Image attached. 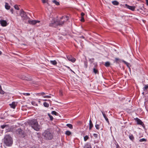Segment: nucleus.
<instances>
[{
	"label": "nucleus",
	"mask_w": 148,
	"mask_h": 148,
	"mask_svg": "<svg viewBox=\"0 0 148 148\" xmlns=\"http://www.w3.org/2000/svg\"><path fill=\"white\" fill-rule=\"evenodd\" d=\"M27 123L33 128L36 131H39L40 127V125L38 124V123L36 119H33L31 120H29Z\"/></svg>",
	"instance_id": "f257e3e1"
},
{
	"label": "nucleus",
	"mask_w": 148,
	"mask_h": 148,
	"mask_svg": "<svg viewBox=\"0 0 148 148\" xmlns=\"http://www.w3.org/2000/svg\"><path fill=\"white\" fill-rule=\"evenodd\" d=\"M4 143L7 146H10L12 144V139L9 135H6L4 137Z\"/></svg>",
	"instance_id": "f03ea898"
},
{
	"label": "nucleus",
	"mask_w": 148,
	"mask_h": 148,
	"mask_svg": "<svg viewBox=\"0 0 148 148\" xmlns=\"http://www.w3.org/2000/svg\"><path fill=\"white\" fill-rule=\"evenodd\" d=\"M42 135L45 139L47 140H51L53 137L52 134L48 129L45 130L43 133Z\"/></svg>",
	"instance_id": "7ed1b4c3"
},
{
	"label": "nucleus",
	"mask_w": 148,
	"mask_h": 148,
	"mask_svg": "<svg viewBox=\"0 0 148 148\" xmlns=\"http://www.w3.org/2000/svg\"><path fill=\"white\" fill-rule=\"evenodd\" d=\"M58 25V23L55 19L53 18L49 24V26L51 27H56Z\"/></svg>",
	"instance_id": "20e7f679"
},
{
	"label": "nucleus",
	"mask_w": 148,
	"mask_h": 148,
	"mask_svg": "<svg viewBox=\"0 0 148 148\" xmlns=\"http://www.w3.org/2000/svg\"><path fill=\"white\" fill-rule=\"evenodd\" d=\"M20 15L23 20H26L28 18V17L26 14V13L22 10L21 11Z\"/></svg>",
	"instance_id": "39448f33"
},
{
	"label": "nucleus",
	"mask_w": 148,
	"mask_h": 148,
	"mask_svg": "<svg viewBox=\"0 0 148 148\" xmlns=\"http://www.w3.org/2000/svg\"><path fill=\"white\" fill-rule=\"evenodd\" d=\"M67 58L69 61H71L72 62H75L76 60V59L71 55L67 56Z\"/></svg>",
	"instance_id": "423d86ee"
},
{
	"label": "nucleus",
	"mask_w": 148,
	"mask_h": 148,
	"mask_svg": "<svg viewBox=\"0 0 148 148\" xmlns=\"http://www.w3.org/2000/svg\"><path fill=\"white\" fill-rule=\"evenodd\" d=\"M40 22V21L38 20H32L28 21V23L29 24L32 25H35L37 23H39Z\"/></svg>",
	"instance_id": "0eeeda50"
},
{
	"label": "nucleus",
	"mask_w": 148,
	"mask_h": 148,
	"mask_svg": "<svg viewBox=\"0 0 148 148\" xmlns=\"http://www.w3.org/2000/svg\"><path fill=\"white\" fill-rule=\"evenodd\" d=\"M0 23L1 25L3 27H5L7 25V22L5 20H0Z\"/></svg>",
	"instance_id": "6e6552de"
},
{
	"label": "nucleus",
	"mask_w": 148,
	"mask_h": 148,
	"mask_svg": "<svg viewBox=\"0 0 148 148\" xmlns=\"http://www.w3.org/2000/svg\"><path fill=\"white\" fill-rule=\"evenodd\" d=\"M125 6L127 8L132 11H134L136 8L135 6H129L127 4H125Z\"/></svg>",
	"instance_id": "1a4fd4ad"
},
{
	"label": "nucleus",
	"mask_w": 148,
	"mask_h": 148,
	"mask_svg": "<svg viewBox=\"0 0 148 148\" xmlns=\"http://www.w3.org/2000/svg\"><path fill=\"white\" fill-rule=\"evenodd\" d=\"M20 78L22 79H24L26 80H30L31 79H29V78H28V77H26L25 76H24V75H21V76H20Z\"/></svg>",
	"instance_id": "9d476101"
},
{
	"label": "nucleus",
	"mask_w": 148,
	"mask_h": 148,
	"mask_svg": "<svg viewBox=\"0 0 148 148\" xmlns=\"http://www.w3.org/2000/svg\"><path fill=\"white\" fill-rule=\"evenodd\" d=\"M10 106L11 108H12L13 109H14L16 106V104L15 103V102H13L12 103L10 104Z\"/></svg>",
	"instance_id": "9b49d317"
},
{
	"label": "nucleus",
	"mask_w": 148,
	"mask_h": 148,
	"mask_svg": "<svg viewBox=\"0 0 148 148\" xmlns=\"http://www.w3.org/2000/svg\"><path fill=\"white\" fill-rule=\"evenodd\" d=\"M136 120L138 124L142 125L143 124V122L139 119L136 118Z\"/></svg>",
	"instance_id": "f8f14e48"
},
{
	"label": "nucleus",
	"mask_w": 148,
	"mask_h": 148,
	"mask_svg": "<svg viewBox=\"0 0 148 148\" xmlns=\"http://www.w3.org/2000/svg\"><path fill=\"white\" fill-rule=\"evenodd\" d=\"M93 126V125L91 120L90 119L89 121V129L90 130H91Z\"/></svg>",
	"instance_id": "ddd939ff"
},
{
	"label": "nucleus",
	"mask_w": 148,
	"mask_h": 148,
	"mask_svg": "<svg viewBox=\"0 0 148 148\" xmlns=\"http://www.w3.org/2000/svg\"><path fill=\"white\" fill-rule=\"evenodd\" d=\"M5 8L7 10H9L10 9V6L9 5L8 3H5Z\"/></svg>",
	"instance_id": "4468645a"
},
{
	"label": "nucleus",
	"mask_w": 148,
	"mask_h": 148,
	"mask_svg": "<svg viewBox=\"0 0 148 148\" xmlns=\"http://www.w3.org/2000/svg\"><path fill=\"white\" fill-rule=\"evenodd\" d=\"M122 62H124L126 65L130 69V64L129 63H128L127 62H126L125 61H124V60H122Z\"/></svg>",
	"instance_id": "2eb2a0df"
},
{
	"label": "nucleus",
	"mask_w": 148,
	"mask_h": 148,
	"mask_svg": "<svg viewBox=\"0 0 148 148\" xmlns=\"http://www.w3.org/2000/svg\"><path fill=\"white\" fill-rule=\"evenodd\" d=\"M58 23V25H62L64 23V21H57Z\"/></svg>",
	"instance_id": "dca6fc26"
},
{
	"label": "nucleus",
	"mask_w": 148,
	"mask_h": 148,
	"mask_svg": "<svg viewBox=\"0 0 148 148\" xmlns=\"http://www.w3.org/2000/svg\"><path fill=\"white\" fill-rule=\"evenodd\" d=\"M50 63L53 65H56L57 64V62L55 60H51L50 61Z\"/></svg>",
	"instance_id": "f3484780"
},
{
	"label": "nucleus",
	"mask_w": 148,
	"mask_h": 148,
	"mask_svg": "<svg viewBox=\"0 0 148 148\" xmlns=\"http://www.w3.org/2000/svg\"><path fill=\"white\" fill-rule=\"evenodd\" d=\"M112 3L114 5H118L119 4V2L116 1H112Z\"/></svg>",
	"instance_id": "a211bd4d"
},
{
	"label": "nucleus",
	"mask_w": 148,
	"mask_h": 148,
	"mask_svg": "<svg viewBox=\"0 0 148 148\" xmlns=\"http://www.w3.org/2000/svg\"><path fill=\"white\" fill-rule=\"evenodd\" d=\"M0 93L3 95L5 93V92L2 89L1 86L0 85Z\"/></svg>",
	"instance_id": "6ab92c4d"
},
{
	"label": "nucleus",
	"mask_w": 148,
	"mask_h": 148,
	"mask_svg": "<svg viewBox=\"0 0 148 148\" xmlns=\"http://www.w3.org/2000/svg\"><path fill=\"white\" fill-rule=\"evenodd\" d=\"M84 148H91V147L90 145L86 144L84 145Z\"/></svg>",
	"instance_id": "aec40b11"
},
{
	"label": "nucleus",
	"mask_w": 148,
	"mask_h": 148,
	"mask_svg": "<svg viewBox=\"0 0 148 148\" xmlns=\"http://www.w3.org/2000/svg\"><path fill=\"white\" fill-rule=\"evenodd\" d=\"M66 126L71 129L73 128V126L72 124H67L66 125Z\"/></svg>",
	"instance_id": "412c9836"
},
{
	"label": "nucleus",
	"mask_w": 148,
	"mask_h": 148,
	"mask_svg": "<svg viewBox=\"0 0 148 148\" xmlns=\"http://www.w3.org/2000/svg\"><path fill=\"white\" fill-rule=\"evenodd\" d=\"M53 2L55 3L57 5H60V3L59 2H58L56 0H54L52 1Z\"/></svg>",
	"instance_id": "4be33fe9"
},
{
	"label": "nucleus",
	"mask_w": 148,
	"mask_h": 148,
	"mask_svg": "<svg viewBox=\"0 0 148 148\" xmlns=\"http://www.w3.org/2000/svg\"><path fill=\"white\" fill-rule=\"evenodd\" d=\"M93 72L95 74L98 73V70L95 68H94L93 69Z\"/></svg>",
	"instance_id": "5701e85b"
},
{
	"label": "nucleus",
	"mask_w": 148,
	"mask_h": 148,
	"mask_svg": "<svg viewBox=\"0 0 148 148\" xmlns=\"http://www.w3.org/2000/svg\"><path fill=\"white\" fill-rule=\"evenodd\" d=\"M43 105L46 107H48L49 106V104L46 102L43 103Z\"/></svg>",
	"instance_id": "b1692460"
},
{
	"label": "nucleus",
	"mask_w": 148,
	"mask_h": 148,
	"mask_svg": "<svg viewBox=\"0 0 148 148\" xmlns=\"http://www.w3.org/2000/svg\"><path fill=\"white\" fill-rule=\"evenodd\" d=\"M51 114L56 116L58 115V113H57L56 112L54 111H53L51 112Z\"/></svg>",
	"instance_id": "393cba45"
},
{
	"label": "nucleus",
	"mask_w": 148,
	"mask_h": 148,
	"mask_svg": "<svg viewBox=\"0 0 148 148\" xmlns=\"http://www.w3.org/2000/svg\"><path fill=\"white\" fill-rule=\"evenodd\" d=\"M45 93L44 92H42L40 93H38L36 94V95L38 96H40V95L43 96V95H45Z\"/></svg>",
	"instance_id": "a878e982"
},
{
	"label": "nucleus",
	"mask_w": 148,
	"mask_h": 148,
	"mask_svg": "<svg viewBox=\"0 0 148 148\" xmlns=\"http://www.w3.org/2000/svg\"><path fill=\"white\" fill-rule=\"evenodd\" d=\"M110 65V63L108 62H106L105 63V65L106 67H108Z\"/></svg>",
	"instance_id": "bb28decb"
},
{
	"label": "nucleus",
	"mask_w": 148,
	"mask_h": 148,
	"mask_svg": "<svg viewBox=\"0 0 148 148\" xmlns=\"http://www.w3.org/2000/svg\"><path fill=\"white\" fill-rule=\"evenodd\" d=\"M148 88V85H145L144 87L143 88V90L145 91V90Z\"/></svg>",
	"instance_id": "cd10ccee"
},
{
	"label": "nucleus",
	"mask_w": 148,
	"mask_h": 148,
	"mask_svg": "<svg viewBox=\"0 0 148 148\" xmlns=\"http://www.w3.org/2000/svg\"><path fill=\"white\" fill-rule=\"evenodd\" d=\"M65 134L69 136L71 134V132L69 131H67L66 132Z\"/></svg>",
	"instance_id": "c85d7f7f"
},
{
	"label": "nucleus",
	"mask_w": 148,
	"mask_h": 148,
	"mask_svg": "<svg viewBox=\"0 0 148 148\" xmlns=\"http://www.w3.org/2000/svg\"><path fill=\"white\" fill-rule=\"evenodd\" d=\"M48 115L50 118V120L51 121H52L53 119V117L49 113H48Z\"/></svg>",
	"instance_id": "c756f323"
},
{
	"label": "nucleus",
	"mask_w": 148,
	"mask_h": 148,
	"mask_svg": "<svg viewBox=\"0 0 148 148\" xmlns=\"http://www.w3.org/2000/svg\"><path fill=\"white\" fill-rule=\"evenodd\" d=\"M129 137L130 139L132 140H133L134 138V137L132 135H130L129 136Z\"/></svg>",
	"instance_id": "7c9ffc66"
},
{
	"label": "nucleus",
	"mask_w": 148,
	"mask_h": 148,
	"mask_svg": "<svg viewBox=\"0 0 148 148\" xmlns=\"http://www.w3.org/2000/svg\"><path fill=\"white\" fill-rule=\"evenodd\" d=\"M66 18V21H67L68 19V17L67 16H66V17H64V16H62L61 18V19H65Z\"/></svg>",
	"instance_id": "2f4dec72"
},
{
	"label": "nucleus",
	"mask_w": 148,
	"mask_h": 148,
	"mask_svg": "<svg viewBox=\"0 0 148 148\" xmlns=\"http://www.w3.org/2000/svg\"><path fill=\"white\" fill-rule=\"evenodd\" d=\"M14 8L17 10H19L20 9L18 7V5H15L14 6Z\"/></svg>",
	"instance_id": "473e14b6"
},
{
	"label": "nucleus",
	"mask_w": 148,
	"mask_h": 148,
	"mask_svg": "<svg viewBox=\"0 0 148 148\" xmlns=\"http://www.w3.org/2000/svg\"><path fill=\"white\" fill-rule=\"evenodd\" d=\"M48 0H42V2L43 3H47L48 4Z\"/></svg>",
	"instance_id": "72a5a7b5"
},
{
	"label": "nucleus",
	"mask_w": 148,
	"mask_h": 148,
	"mask_svg": "<svg viewBox=\"0 0 148 148\" xmlns=\"http://www.w3.org/2000/svg\"><path fill=\"white\" fill-rule=\"evenodd\" d=\"M88 138V137L87 136H86L84 137V139L85 141H86Z\"/></svg>",
	"instance_id": "f704fd0d"
},
{
	"label": "nucleus",
	"mask_w": 148,
	"mask_h": 148,
	"mask_svg": "<svg viewBox=\"0 0 148 148\" xmlns=\"http://www.w3.org/2000/svg\"><path fill=\"white\" fill-rule=\"evenodd\" d=\"M120 60L117 58H115V62L116 63H117L118 62L120 61Z\"/></svg>",
	"instance_id": "c9c22d12"
},
{
	"label": "nucleus",
	"mask_w": 148,
	"mask_h": 148,
	"mask_svg": "<svg viewBox=\"0 0 148 148\" xmlns=\"http://www.w3.org/2000/svg\"><path fill=\"white\" fill-rule=\"evenodd\" d=\"M32 105L34 106H38V104L36 103L34 101H32Z\"/></svg>",
	"instance_id": "e433bc0d"
},
{
	"label": "nucleus",
	"mask_w": 148,
	"mask_h": 148,
	"mask_svg": "<svg viewBox=\"0 0 148 148\" xmlns=\"http://www.w3.org/2000/svg\"><path fill=\"white\" fill-rule=\"evenodd\" d=\"M146 141V140L145 138H142L140 139L139 140V141L140 142H143V141Z\"/></svg>",
	"instance_id": "4c0bfd02"
},
{
	"label": "nucleus",
	"mask_w": 148,
	"mask_h": 148,
	"mask_svg": "<svg viewBox=\"0 0 148 148\" xmlns=\"http://www.w3.org/2000/svg\"><path fill=\"white\" fill-rule=\"evenodd\" d=\"M95 127L97 130H99V125L98 124H96L95 125Z\"/></svg>",
	"instance_id": "58836bf2"
},
{
	"label": "nucleus",
	"mask_w": 148,
	"mask_h": 148,
	"mask_svg": "<svg viewBox=\"0 0 148 148\" xmlns=\"http://www.w3.org/2000/svg\"><path fill=\"white\" fill-rule=\"evenodd\" d=\"M93 135L95 138H97L98 135L96 134H94Z\"/></svg>",
	"instance_id": "ea45409f"
},
{
	"label": "nucleus",
	"mask_w": 148,
	"mask_h": 148,
	"mask_svg": "<svg viewBox=\"0 0 148 148\" xmlns=\"http://www.w3.org/2000/svg\"><path fill=\"white\" fill-rule=\"evenodd\" d=\"M43 97L45 98H51V96H49V95H46V96H44Z\"/></svg>",
	"instance_id": "a19ab883"
},
{
	"label": "nucleus",
	"mask_w": 148,
	"mask_h": 148,
	"mask_svg": "<svg viewBox=\"0 0 148 148\" xmlns=\"http://www.w3.org/2000/svg\"><path fill=\"white\" fill-rule=\"evenodd\" d=\"M84 64L85 68H87V62L86 61H85L84 62Z\"/></svg>",
	"instance_id": "79ce46f5"
},
{
	"label": "nucleus",
	"mask_w": 148,
	"mask_h": 148,
	"mask_svg": "<svg viewBox=\"0 0 148 148\" xmlns=\"http://www.w3.org/2000/svg\"><path fill=\"white\" fill-rule=\"evenodd\" d=\"M101 111V112H102V114H103V117L105 118H106V115L105 114L104 112H103V111Z\"/></svg>",
	"instance_id": "37998d69"
},
{
	"label": "nucleus",
	"mask_w": 148,
	"mask_h": 148,
	"mask_svg": "<svg viewBox=\"0 0 148 148\" xmlns=\"http://www.w3.org/2000/svg\"><path fill=\"white\" fill-rule=\"evenodd\" d=\"M59 94L60 95L62 96L63 95V92L62 90H60L59 91Z\"/></svg>",
	"instance_id": "c03bdc74"
},
{
	"label": "nucleus",
	"mask_w": 148,
	"mask_h": 148,
	"mask_svg": "<svg viewBox=\"0 0 148 148\" xmlns=\"http://www.w3.org/2000/svg\"><path fill=\"white\" fill-rule=\"evenodd\" d=\"M94 58H92V59H90L89 60V61L90 62H91L92 63L93 62V60H94Z\"/></svg>",
	"instance_id": "a18cd8bd"
},
{
	"label": "nucleus",
	"mask_w": 148,
	"mask_h": 148,
	"mask_svg": "<svg viewBox=\"0 0 148 148\" xmlns=\"http://www.w3.org/2000/svg\"><path fill=\"white\" fill-rule=\"evenodd\" d=\"M23 94L24 95H26V96H29L30 95V93H23Z\"/></svg>",
	"instance_id": "49530a36"
},
{
	"label": "nucleus",
	"mask_w": 148,
	"mask_h": 148,
	"mask_svg": "<svg viewBox=\"0 0 148 148\" xmlns=\"http://www.w3.org/2000/svg\"><path fill=\"white\" fill-rule=\"evenodd\" d=\"M82 18L81 19V21L82 22H84V19L83 17H81Z\"/></svg>",
	"instance_id": "de8ad7c7"
},
{
	"label": "nucleus",
	"mask_w": 148,
	"mask_h": 148,
	"mask_svg": "<svg viewBox=\"0 0 148 148\" xmlns=\"http://www.w3.org/2000/svg\"><path fill=\"white\" fill-rule=\"evenodd\" d=\"M105 119L107 121V122L108 123H109V121H108V118L107 117H106V118H105Z\"/></svg>",
	"instance_id": "09e8293b"
},
{
	"label": "nucleus",
	"mask_w": 148,
	"mask_h": 148,
	"mask_svg": "<svg viewBox=\"0 0 148 148\" xmlns=\"http://www.w3.org/2000/svg\"><path fill=\"white\" fill-rule=\"evenodd\" d=\"M5 126H6V125H1V128L2 129H3L5 127Z\"/></svg>",
	"instance_id": "8fccbe9b"
},
{
	"label": "nucleus",
	"mask_w": 148,
	"mask_h": 148,
	"mask_svg": "<svg viewBox=\"0 0 148 148\" xmlns=\"http://www.w3.org/2000/svg\"><path fill=\"white\" fill-rule=\"evenodd\" d=\"M84 15H85L84 13H83V12H82V13H81V16H82V17H83V16H84Z\"/></svg>",
	"instance_id": "3c124183"
},
{
	"label": "nucleus",
	"mask_w": 148,
	"mask_h": 148,
	"mask_svg": "<svg viewBox=\"0 0 148 148\" xmlns=\"http://www.w3.org/2000/svg\"><path fill=\"white\" fill-rule=\"evenodd\" d=\"M78 38H84V37L83 36H81L78 37Z\"/></svg>",
	"instance_id": "603ef678"
},
{
	"label": "nucleus",
	"mask_w": 148,
	"mask_h": 148,
	"mask_svg": "<svg viewBox=\"0 0 148 148\" xmlns=\"http://www.w3.org/2000/svg\"><path fill=\"white\" fill-rule=\"evenodd\" d=\"M10 11H11V12L12 13H13V9H10Z\"/></svg>",
	"instance_id": "864d4df0"
},
{
	"label": "nucleus",
	"mask_w": 148,
	"mask_h": 148,
	"mask_svg": "<svg viewBox=\"0 0 148 148\" xmlns=\"http://www.w3.org/2000/svg\"><path fill=\"white\" fill-rule=\"evenodd\" d=\"M146 4L147 5H148V0H146Z\"/></svg>",
	"instance_id": "5fc2aeb1"
},
{
	"label": "nucleus",
	"mask_w": 148,
	"mask_h": 148,
	"mask_svg": "<svg viewBox=\"0 0 148 148\" xmlns=\"http://www.w3.org/2000/svg\"><path fill=\"white\" fill-rule=\"evenodd\" d=\"M66 66L67 68L68 69H70V68L68 66Z\"/></svg>",
	"instance_id": "6e6d98bb"
},
{
	"label": "nucleus",
	"mask_w": 148,
	"mask_h": 148,
	"mask_svg": "<svg viewBox=\"0 0 148 148\" xmlns=\"http://www.w3.org/2000/svg\"><path fill=\"white\" fill-rule=\"evenodd\" d=\"M70 70L72 72H73V73H74V72L71 69H70Z\"/></svg>",
	"instance_id": "4d7b16f0"
},
{
	"label": "nucleus",
	"mask_w": 148,
	"mask_h": 148,
	"mask_svg": "<svg viewBox=\"0 0 148 148\" xmlns=\"http://www.w3.org/2000/svg\"><path fill=\"white\" fill-rule=\"evenodd\" d=\"M43 101H47V100L46 99H44L43 100Z\"/></svg>",
	"instance_id": "13d9d810"
},
{
	"label": "nucleus",
	"mask_w": 148,
	"mask_h": 148,
	"mask_svg": "<svg viewBox=\"0 0 148 148\" xmlns=\"http://www.w3.org/2000/svg\"><path fill=\"white\" fill-rule=\"evenodd\" d=\"M1 53H2L0 51V55H1Z\"/></svg>",
	"instance_id": "bf43d9fd"
}]
</instances>
